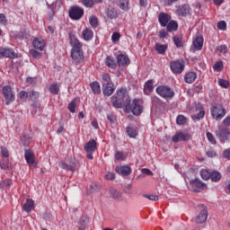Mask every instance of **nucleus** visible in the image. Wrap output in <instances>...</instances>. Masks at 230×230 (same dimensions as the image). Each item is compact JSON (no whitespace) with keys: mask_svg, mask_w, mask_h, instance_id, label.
I'll use <instances>...</instances> for the list:
<instances>
[{"mask_svg":"<svg viewBox=\"0 0 230 230\" xmlns=\"http://www.w3.org/2000/svg\"><path fill=\"white\" fill-rule=\"evenodd\" d=\"M68 37L72 46L71 57L75 64H82V62H84V50H82V43L80 40H78V38L73 34V32H69Z\"/></svg>","mask_w":230,"mask_h":230,"instance_id":"obj_1","label":"nucleus"},{"mask_svg":"<svg viewBox=\"0 0 230 230\" xmlns=\"http://www.w3.org/2000/svg\"><path fill=\"white\" fill-rule=\"evenodd\" d=\"M111 103L115 109L126 108L130 103V97L126 88H119L116 93L111 97Z\"/></svg>","mask_w":230,"mask_h":230,"instance_id":"obj_2","label":"nucleus"},{"mask_svg":"<svg viewBox=\"0 0 230 230\" xmlns=\"http://www.w3.org/2000/svg\"><path fill=\"white\" fill-rule=\"evenodd\" d=\"M126 112H132L134 116H139L143 112V100L134 99L132 103L126 104Z\"/></svg>","mask_w":230,"mask_h":230,"instance_id":"obj_3","label":"nucleus"},{"mask_svg":"<svg viewBox=\"0 0 230 230\" xmlns=\"http://www.w3.org/2000/svg\"><path fill=\"white\" fill-rule=\"evenodd\" d=\"M210 114L213 119H216V121H220V119H222L226 114V108H224L221 104L213 105L210 109Z\"/></svg>","mask_w":230,"mask_h":230,"instance_id":"obj_4","label":"nucleus"},{"mask_svg":"<svg viewBox=\"0 0 230 230\" xmlns=\"http://www.w3.org/2000/svg\"><path fill=\"white\" fill-rule=\"evenodd\" d=\"M156 93L164 100H172L175 96V92L169 86L160 85L156 88Z\"/></svg>","mask_w":230,"mask_h":230,"instance_id":"obj_5","label":"nucleus"},{"mask_svg":"<svg viewBox=\"0 0 230 230\" xmlns=\"http://www.w3.org/2000/svg\"><path fill=\"white\" fill-rule=\"evenodd\" d=\"M84 8L78 5L71 6L68 10V15L72 21H80L84 17Z\"/></svg>","mask_w":230,"mask_h":230,"instance_id":"obj_6","label":"nucleus"},{"mask_svg":"<svg viewBox=\"0 0 230 230\" xmlns=\"http://www.w3.org/2000/svg\"><path fill=\"white\" fill-rule=\"evenodd\" d=\"M171 71L173 73V75H181L182 71H184V60L178 59L174 60L170 63Z\"/></svg>","mask_w":230,"mask_h":230,"instance_id":"obj_7","label":"nucleus"},{"mask_svg":"<svg viewBox=\"0 0 230 230\" xmlns=\"http://www.w3.org/2000/svg\"><path fill=\"white\" fill-rule=\"evenodd\" d=\"M59 166L66 172H75L76 170V162L73 161V158L67 157L59 163Z\"/></svg>","mask_w":230,"mask_h":230,"instance_id":"obj_8","label":"nucleus"},{"mask_svg":"<svg viewBox=\"0 0 230 230\" xmlns=\"http://www.w3.org/2000/svg\"><path fill=\"white\" fill-rule=\"evenodd\" d=\"M200 211L195 218L196 224H204L208 220V207L206 205L199 206Z\"/></svg>","mask_w":230,"mask_h":230,"instance_id":"obj_9","label":"nucleus"},{"mask_svg":"<svg viewBox=\"0 0 230 230\" xmlns=\"http://www.w3.org/2000/svg\"><path fill=\"white\" fill-rule=\"evenodd\" d=\"M216 136L220 139V141H227V137L230 136L229 128L219 126L218 129L216 131Z\"/></svg>","mask_w":230,"mask_h":230,"instance_id":"obj_10","label":"nucleus"},{"mask_svg":"<svg viewBox=\"0 0 230 230\" xmlns=\"http://www.w3.org/2000/svg\"><path fill=\"white\" fill-rule=\"evenodd\" d=\"M2 93L5 98L6 105H9V103H12V102L15 100V95L12 91V86L10 85L4 86L2 89Z\"/></svg>","mask_w":230,"mask_h":230,"instance_id":"obj_11","label":"nucleus"},{"mask_svg":"<svg viewBox=\"0 0 230 230\" xmlns=\"http://www.w3.org/2000/svg\"><path fill=\"white\" fill-rule=\"evenodd\" d=\"M190 186L191 188V190L195 191L196 193H199L201 190H204L207 188L206 183L202 182L199 179L191 180L190 181Z\"/></svg>","mask_w":230,"mask_h":230,"instance_id":"obj_12","label":"nucleus"},{"mask_svg":"<svg viewBox=\"0 0 230 230\" xmlns=\"http://www.w3.org/2000/svg\"><path fill=\"white\" fill-rule=\"evenodd\" d=\"M191 136L186 132H177L172 138V143H179V141H190Z\"/></svg>","mask_w":230,"mask_h":230,"instance_id":"obj_13","label":"nucleus"},{"mask_svg":"<svg viewBox=\"0 0 230 230\" xmlns=\"http://www.w3.org/2000/svg\"><path fill=\"white\" fill-rule=\"evenodd\" d=\"M84 148L87 154H94L98 148V143L96 140L91 139L84 145Z\"/></svg>","mask_w":230,"mask_h":230,"instance_id":"obj_14","label":"nucleus"},{"mask_svg":"<svg viewBox=\"0 0 230 230\" xmlns=\"http://www.w3.org/2000/svg\"><path fill=\"white\" fill-rule=\"evenodd\" d=\"M171 20L172 16L166 13H160L158 15V21L163 28H166Z\"/></svg>","mask_w":230,"mask_h":230,"instance_id":"obj_15","label":"nucleus"},{"mask_svg":"<svg viewBox=\"0 0 230 230\" xmlns=\"http://www.w3.org/2000/svg\"><path fill=\"white\" fill-rule=\"evenodd\" d=\"M190 10L189 4H182L177 8L176 13L179 17H186V15H190Z\"/></svg>","mask_w":230,"mask_h":230,"instance_id":"obj_16","label":"nucleus"},{"mask_svg":"<svg viewBox=\"0 0 230 230\" xmlns=\"http://www.w3.org/2000/svg\"><path fill=\"white\" fill-rule=\"evenodd\" d=\"M0 55L5 58H17V53L12 49H0Z\"/></svg>","mask_w":230,"mask_h":230,"instance_id":"obj_17","label":"nucleus"},{"mask_svg":"<svg viewBox=\"0 0 230 230\" xmlns=\"http://www.w3.org/2000/svg\"><path fill=\"white\" fill-rule=\"evenodd\" d=\"M117 62L119 66L125 67V66H128L130 64V58L128 56L124 54H119L117 56Z\"/></svg>","mask_w":230,"mask_h":230,"instance_id":"obj_18","label":"nucleus"},{"mask_svg":"<svg viewBox=\"0 0 230 230\" xmlns=\"http://www.w3.org/2000/svg\"><path fill=\"white\" fill-rule=\"evenodd\" d=\"M24 157L29 166H33V164H35V155L33 154V151L25 150Z\"/></svg>","mask_w":230,"mask_h":230,"instance_id":"obj_19","label":"nucleus"},{"mask_svg":"<svg viewBox=\"0 0 230 230\" xmlns=\"http://www.w3.org/2000/svg\"><path fill=\"white\" fill-rule=\"evenodd\" d=\"M115 171L119 175H125V176L130 175V173H132V169L128 165L117 166L115 168Z\"/></svg>","mask_w":230,"mask_h":230,"instance_id":"obj_20","label":"nucleus"},{"mask_svg":"<svg viewBox=\"0 0 230 230\" xmlns=\"http://www.w3.org/2000/svg\"><path fill=\"white\" fill-rule=\"evenodd\" d=\"M32 44L35 49L40 51H44V48H46V41L42 38H35Z\"/></svg>","mask_w":230,"mask_h":230,"instance_id":"obj_21","label":"nucleus"},{"mask_svg":"<svg viewBox=\"0 0 230 230\" xmlns=\"http://www.w3.org/2000/svg\"><path fill=\"white\" fill-rule=\"evenodd\" d=\"M113 93H114V84L110 83L109 84L102 86V94H104V96H111Z\"/></svg>","mask_w":230,"mask_h":230,"instance_id":"obj_22","label":"nucleus"},{"mask_svg":"<svg viewBox=\"0 0 230 230\" xmlns=\"http://www.w3.org/2000/svg\"><path fill=\"white\" fill-rule=\"evenodd\" d=\"M32 209H35V202L33 199H28L23 205V210H25L26 213H31Z\"/></svg>","mask_w":230,"mask_h":230,"instance_id":"obj_23","label":"nucleus"},{"mask_svg":"<svg viewBox=\"0 0 230 230\" xmlns=\"http://www.w3.org/2000/svg\"><path fill=\"white\" fill-rule=\"evenodd\" d=\"M193 46L197 51H200V49H202V46H204V38H202V36H198L193 40Z\"/></svg>","mask_w":230,"mask_h":230,"instance_id":"obj_24","label":"nucleus"},{"mask_svg":"<svg viewBox=\"0 0 230 230\" xmlns=\"http://www.w3.org/2000/svg\"><path fill=\"white\" fill-rule=\"evenodd\" d=\"M195 80H197V73L188 72L187 74H185L184 82H186V84H193Z\"/></svg>","mask_w":230,"mask_h":230,"instance_id":"obj_25","label":"nucleus"},{"mask_svg":"<svg viewBox=\"0 0 230 230\" xmlns=\"http://www.w3.org/2000/svg\"><path fill=\"white\" fill-rule=\"evenodd\" d=\"M198 110L199 111L191 116L192 119H202V118L206 116V111H204V107L202 106V104L198 105Z\"/></svg>","mask_w":230,"mask_h":230,"instance_id":"obj_26","label":"nucleus"},{"mask_svg":"<svg viewBox=\"0 0 230 230\" xmlns=\"http://www.w3.org/2000/svg\"><path fill=\"white\" fill-rule=\"evenodd\" d=\"M155 49L159 53V55H164L168 49V45L166 44H161V43H155Z\"/></svg>","mask_w":230,"mask_h":230,"instance_id":"obj_27","label":"nucleus"},{"mask_svg":"<svg viewBox=\"0 0 230 230\" xmlns=\"http://www.w3.org/2000/svg\"><path fill=\"white\" fill-rule=\"evenodd\" d=\"M90 87L92 89V93L93 94H101L102 93V87L100 86V83L98 82H93L90 84Z\"/></svg>","mask_w":230,"mask_h":230,"instance_id":"obj_28","label":"nucleus"},{"mask_svg":"<svg viewBox=\"0 0 230 230\" xmlns=\"http://www.w3.org/2000/svg\"><path fill=\"white\" fill-rule=\"evenodd\" d=\"M105 65L110 67L111 69H116L118 66V64H116V60H114V58L108 56L105 59Z\"/></svg>","mask_w":230,"mask_h":230,"instance_id":"obj_29","label":"nucleus"},{"mask_svg":"<svg viewBox=\"0 0 230 230\" xmlns=\"http://www.w3.org/2000/svg\"><path fill=\"white\" fill-rule=\"evenodd\" d=\"M152 91H154V81L149 80L144 85V93L148 95Z\"/></svg>","mask_w":230,"mask_h":230,"instance_id":"obj_30","label":"nucleus"},{"mask_svg":"<svg viewBox=\"0 0 230 230\" xmlns=\"http://www.w3.org/2000/svg\"><path fill=\"white\" fill-rule=\"evenodd\" d=\"M82 35L84 40H91L94 37V32L91 29H85L83 31Z\"/></svg>","mask_w":230,"mask_h":230,"instance_id":"obj_31","label":"nucleus"},{"mask_svg":"<svg viewBox=\"0 0 230 230\" xmlns=\"http://www.w3.org/2000/svg\"><path fill=\"white\" fill-rule=\"evenodd\" d=\"M167 31L172 33V31H177V28H179V24L175 21H170L167 23Z\"/></svg>","mask_w":230,"mask_h":230,"instance_id":"obj_32","label":"nucleus"},{"mask_svg":"<svg viewBox=\"0 0 230 230\" xmlns=\"http://www.w3.org/2000/svg\"><path fill=\"white\" fill-rule=\"evenodd\" d=\"M109 84H112V80L111 79V75L102 74V87L105 86V85H109Z\"/></svg>","mask_w":230,"mask_h":230,"instance_id":"obj_33","label":"nucleus"},{"mask_svg":"<svg viewBox=\"0 0 230 230\" xmlns=\"http://www.w3.org/2000/svg\"><path fill=\"white\" fill-rule=\"evenodd\" d=\"M106 15L109 19H116L118 17V11L114 8H108L106 11Z\"/></svg>","mask_w":230,"mask_h":230,"instance_id":"obj_34","label":"nucleus"},{"mask_svg":"<svg viewBox=\"0 0 230 230\" xmlns=\"http://www.w3.org/2000/svg\"><path fill=\"white\" fill-rule=\"evenodd\" d=\"M210 179L213 182H218L222 179V174L219 172L214 171L210 172Z\"/></svg>","mask_w":230,"mask_h":230,"instance_id":"obj_35","label":"nucleus"},{"mask_svg":"<svg viewBox=\"0 0 230 230\" xmlns=\"http://www.w3.org/2000/svg\"><path fill=\"white\" fill-rule=\"evenodd\" d=\"M119 6L120 10L124 12H128V0H119Z\"/></svg>","mask_w":230,"mask_h":230,"instance_id":"obj_36","label":"nucleus"},{"mask_svg":"<svg viewBox=\"0 0 230 230\" xmlns=\"http://www.w3.org/2000/svg\"><path fill=\"white\" fill-rule=\"evenodd\" d=\"M217 55H219V57L226 55V53H227V46L220 45V46L217 47Z\"/></svg>","mask_w":230,"mask_h":230,"instance_id":"obj_37","label":"nucleus"},{"mask_svg":"<svg viewBox=\"0 0 230 230\" xmlns=\"http://www.w3.org/2000/svg\"><path fill=\"white\" fill-rule=\"evenodd\" d=\"M115 161H125L127 159V155H124L121 151H117L114 155Z\"/></svg>","mask_w":230,"mask_h":230,"instance_id":"obj_38","label":"nucleus"},{"mask_svg":"<svg viewBox=\"0 0 230 230\" xmlns=\"http://www.w3.org/2000/svg\"><path fill=\"white\" fill-rule=\"evenodd\" d=\"M200 177L203 179V181H209L211 177V172L209 171L203 169L200 171Z\"/></svg>","mask_w":230,"mask_h":230,"instance_id":"obj_39","label":"nucleus"},{"mask_svg":"<svg viewBox=\"0 0 230 230\" xmlns=\"http://www.w3.org/2000/svg\"><path fill=\"white\" fill-rule=\"evenodd\" d=\"M172 40H173L176 48H182V46H183L182 36H174L172 38Z\"/></svg>","mask_w":230,"mask_h":230,"instance_id":"obj_40","label":"nucleus"},{"mask_svg":"<svg viewBox=\"0 0 230 230\" xmlns=\"http://www.w3.org/2000/svg\"><path fill=\"white\" fill-rule=\"evenodd\" d=\"M81 3L83 6H85V8H93L96 1L95 0H81Z\"/></svg>","mask_w":230,"mask_h":230,"instance_id":"obj_41","label":"nucleus"},{"mask_svg":"<svg viewBox=\"0 0 230 230\" xmlns=\"http://www.w3.org/2000/svg\"><path fill=\"white\" fill-rule=\"evenodd\" d=\"M127 134L128 136V137H136L137 136V131L136 130V128H132V127H128L127 128Z\"/></svg>","mask_w":230,"mask_h":230,"instance_id":"obj_42","label":"nucleus"},{"mask_svg":"<svg viewBox=\"0 0 230 230\" xmlns=\"http://www.w3.org/2000/svg\"><path fill=\"white\" fill-rule=\"evenodd\" d=\"M49 91L51 94H58L60 88L58 87V84H54L49 86Z\"/></svg>","mask_w":230,"mask_h":230,"instance_id":"obj_43","label":"nucleus"},{"mask_svg":"<svg viewBox=\"0 0 230 230\" xmlns=\"http://www.w3.org/2000/svg\"><path fill=\"white\" fill-rule=\"evenodd\" d=\"M89 22L93 28H98V18L96 16H91Z\"/></svg>","mask_w":230,"mask_h":230,"instance_id":"obj_44","label":"nucleus"},{"mask_svg":"<svg viewBox=\"0 0 230 230\" xmlns=\"http://www.w3.org/2000/svg\"><path fill=\"white\" fill-rule=\"evenodd\" d=\"M214 71H222L224 69V62L222 61H217L214 66H213Z\"/></svg>","mask_w":230,"mask_h":230,"instance_id":"obj_45","label":"nucleus"},{"mask_svg":"<svg viewBox=\"0 0 230 230\" xmlns=\"http://www.w3.org/2000/svg\"><path fill=\"white\" fill-rule=\"evenodd\" d=\"M217 26L222 31H226V30H227V23L226 22V21L218 22Z\"/></svg>","mask_w":230,"mask_h":230,"instance_id":"obj_46","label":"nucleus"},{"mask_svg":"<svg viewBox=\"0 0 230 230\" xmlns=\"http://www.w3.org/2000/svg\"><path fill=\"white\" fill-rule=\"evenodd\" d=\"M207 138L211 143V145H217V139H215V137H213V134L211 132H207Z\"/></svg>","mask_w":230,"mask_h":230,"instance_id":"obj_47","label":"nucleus"},{"mask_svg":"<svg viewBox=\"0 0 230 230\" xmlns=\"http://www.w3.org/2000/svg\"><path fill=\"white\" fill-rule=\"evenodd\" d=\"M218 84L220 87H224L225 89H227L229 87V81L225 79H218Z\"/></svg>","mask_w":230,"mask_h":230,"instance_id":"obj_48","label":"nucleus"},{"mask_svg":"<svg viewBox=\"0 0 230 230\" xmlns=\"http://www.w3.org/2000/svg\"><path fill=\"white\" fill-rule=\"evenodd\" d=\"M12 186V181L4 180L0 182V188H10Z\"/></svg>","mask_w":230,"mask_h":230,"instance_id":"obj_49","label":"nucleus"},{"mask_svg":"<svg viewBox=\"0 0 230 230\" xmlns=\"http://www.w3.org/2000/svg\"><path fill=\"white\" fill-rule=\"evenodd\" d=\"M176 122L178 125H184V123H186V117L179 115L176 119Z\"/></svg>","mask_w":230,"mask_h":230,"instance_id":"obj_50","label":"nucleus"},{"mask_svg":"<svg viewBox=\"0 0 230 230\" xmlns=\"http://www.w3.org/2000/svg\"><path fill=\"white\" fill-rule=\"evenodd\" d=\"M68 110L70 111V112L75 113L76 111V102L75 101H72L69 104H68Z\"/></svg>","mask_w":230,"mask_h":230,"instance_id":"obj_51","label":"nucleus"},{"mask_svg":"<svg viewBox=\"0 0 230 230\" xmlns=\"http://www.w3.org/2000/svg\"><path fill=\"white\" fill-rule=\"evenodd\" d=\"M144 197L146 199H148V200H154V201L159 200V196L154 195V194H145Z\"/></svg>","mask_w":230,"mask_h":230,"instance_id":"obj_52","label":"nucleus"},{"mask_svg":"<svg viewBox=\"0 0 230 230\" xmlns=\"http://www.w3.org/2000/svg\"><path fill=\"white\" fill-rule=\"evenodd\" d=\"M121 39V34L119 32H113L111 35L112 42H118Z\"/></svg>","mask_w":230,"mask_h":230,"instance_id":"obj_53","label":"nucleus"},{"mask_svg":"<svg viewBox=\"0 0 230 230\" xmlns=\"http://www.w3.org/2000/svg\"><path fill=\"white\" fill-rule=\"evenodd\" d=\"M29 98L31 101H35L39 98V93L38 92H30L29 93Z\"/></svg>","mask_w":230,"mask_h":230,"instance_id":"obj_54","label":"nucleus"},{"mask_svg":"<svg viewBox=\"0 0 230 230\" xmlns=\"http://www.w3.org/2000/svg\"><path fill=\"white\" fill-rule=\"evenodd\" d=\"M0 24L6 26L8 24V20H6V15L4 13H0Z\"/></svg>","mask_w":230,"mask_h":230,"instance_id":"obj_55","label":"nucleus"},{"mask_svg":"<svg viewBox=\"0 0 230 230\" xmlns=\"http://www.w3.org/2000/svg\"><path fill=\"white\" fill-rule=\"evenodd\" d=\"M110 193L113 199H119V197H121V194L116 190H111Z\"/></svg>","mask_w":230,"mask_h":230,"instance_id":"obj_56","label":"nucleus"},{"mask_svg":"<svg viewBox=\"0 0 230 230\" xmlns=\"http://www.w3.org/2000/svg\"><path fill=\"white\" fill-rule=\"evenodd\" d=\"M30 54L31 55V57H33V58H40V57H41L40 52H39L35 49L31 50Z\"/></svg>","mask_w":230,"mask_h":230,"instance_id":"obj_57","label":"nucleus"},{"mask_svg":"<svg viewBox=\"0 0 230 230\" xmlns=\"http://www.w3.org/2000/svg\"><path fill=\"white\" fill-rule=\"evenodd\" d=\"M105 179L107 181H114V179H116V174L114 172H108L105 175Z\"/></svg>","mask_w":230,"mask_h":230,"instance_id":"obj_58","label":"nucleus"},{"mask_svg":"<svg viewBox=\"0 0 230 230\" xmlns=\"http://www.w3.org/2000/svg\"><path fill=\"white\" fill-rule=\"evenodd\" d=\"M168 36V32L164 30H161L159 32H158V37L160 39H166V37Z\"/></svg>","mask_w":230,"mask_h":230,"instance_id":"obj_59","label":"nucleus"},{"mask_svg":"<svg viewBox=\"0 0 230 230\" xmlns=\"http://www.w3.org/2000/svg\"><path fill=\"white\" fill-rule=\"evenodd\" d=\"M1 154L3 157H9L10 154L8 153V149L6 147L1 148Z\"/></svg>","mask_w":230,"mask_h":230,"instance_id":"obj_60","label":"nucleus"},{"mask_svg":"<svg viewBox=\"0 0 230 230\" xmlns=\"http://www.w3.org/2000/svg\"><path fill=\"white\" fill-rule=\"evenodd\" d=\"M20 98H22V100H26V98H30V93H28L27 92L22 91L20 92Z\"/></svg>","mask_w":230,"mask_h":230,"instance_id":"obj_61","label":"nucleus"},{"mask_svg":"<svg viewBox=\"0 0 230 230\" xmlns=\"http://www.w3.org/2000/svg\"><path fill=\"white\" fill-rule=\"evenodd\" d=\"M223 127H230V117H226L224 120H223Z\"/></svg>","mask_w":230,"mask_h":230,"instance_id":"obj_62","label":"nucleus"},{"mask_svg":"<svg viewBox=\"0 0 230 230\" xmlns=\"http://www.w3.org/2000/svg\"><path fill=\"white\" fill-rule=\"evenodd\" d=\"M223 156L226 157V159H229L230 160V149H226L224 152H223Z\"/></svg>","mask_w":230,"mask_h":230,"instance_id":"obj_63","label":"nucleus"},{"mask_svg":"<svg viewBox=\"0 0 230 230\" xmlns=\"http://www.w3.org/2000/svg\"><path fill=\"white\" fill-rule=\"evenodd\" d=\"M216 155H217V153L213 150H209V151L207 152V156L208 157H216Z\"/></svg>","mask_w":230,"mask_h":230,"instance_id":"obj_64","label":"nucleus"}]
</instances>
